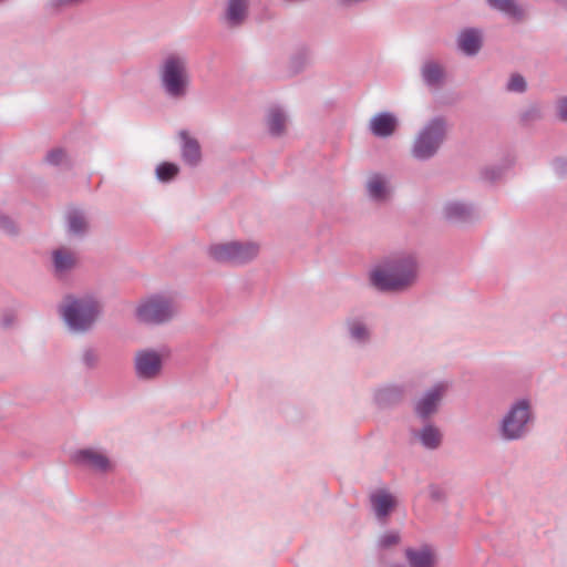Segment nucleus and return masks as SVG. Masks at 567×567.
Segmentation results:
<instances>
[{"mask_svg": "<svg viewBox=\"0 0 567 567\" xmlns=\"http://www.w3.org/2000/svg\"><path fill=\"white\" fill-rule=\"evenodd\" d=\"M175 309L168 299L152 297L143 301L137 308V317L146 323H162L173 317Z\"/></svg>", "mask_w": 567, "mask_h": 567, "instance_id": "nucleus-6", "label": "nucleus"}, {"mask_svg": "<svg viewBox=\"0 0 567 567\" xmlns=\"http://www.w3.org/2000/svg\"><path fill=\"white\" fill-rule=\"evenodd\" d=\"M406 557L411 567H433L435 564L434 553L429 547L419 550H406Z\"/></svg>", "mask_w": 567, "mask_h": 567, "instance_id": "nucleus-13", "label": "nucleus"}, {"mask_svg": "<svg viewBox=\"0 0 567 567\" xmlns=\"http://www.w3.org/2000/svg\"><path fill=\"white\" fill-rule=\"evenodd\" d=\"M416 278V265L413 258L392 262L371 274L372 284L380 290H402L411 286Z\"/></svg>", "mask_w": 567, "mask_h": 567, "instance_id": "nucleus-1", "label": "nucleus"}, {"mask_svg": "<svg viewBox=\"0 0 567 567\" xmlns=\"http://www.w3.org/2000/svg\"><path fill=\"white\" fill-rule=\"evenodd\" d=\"M373 508L379 517L386 516L394 507L395 499L386 491H378L371 496Z\"/></svg>", "mask_w": 567, "mask_h": 567, "instance_id": "nucleus-14", "label": "nucleus"}, {"mask_svg": "<svg viewBox=\"0 0 567 567\" xmlns=\"http://www.w3.org/2000/svg\"><path fill=\"white\" fill-rule=\"evenodd\" d=\"M525 87V80L520 75H513L507 84V89L513 92H523Z\"/></svg>", "mask_w": 567, "mask_h": 567, "instance_id": "nucleus-25", "label": "nucleus"}, {"mask_svg": "<svg viewBox=\"0 0 567 567\" xmlns=\"http://www.w3.org/2000/svg\"><path fill=\"white\" fill-rule=\"evenodd\" d=\"M209 256L218 262L243 264L251 260L258 254V246L251 243L238 241L214 244L208 248Z\"/></svg>", "mask_w": 567, "mask_h": 567, "instance_id": "nucleus-3", "label": "nucleus"}, {"mask_svg": "<svg viewBox=\"0 0 567 567\" xmlns=\"http://www.w3.org/2000/svg\"><path fill=\"white\" fill-rule=\"evenodd\" d=\"M421 72L423 80L429 85H440L446 78V72L444 68L435 61L425 62L422 66Z\"/></svg>", "mask_w": 567, "mask_h": 567, "instance_id": "nucleus-12", "label": "nucleus"}, {"mask_svg": "<svg viewBox=\"0 0 567 567\" xmlns=\"http://www.w3.org/2000/svg\"><path fill=\"white\" fill-rule=\"evenodd\" d=\"M489 4L509 16L520 17L522 10L514 0H488Z\"/></svg>", "mask_w": 567, "mask_h": 567, "instance_id": "nucleus-23", "label": "nucleus"}, {"mask_svg": "<svg viewBox=\"0 0 567 567\" xmlns=\"http://www.w3.org/2000/svg\"><path fill=\"white\" fill-rule=\"evenodd\" d=\"M64 159L65 153L62 150H53L47 156V161L53 165H58L62 163Z\"/></svg>", "mask_w": 567, "mask_h": 567, "instance_id": "nucleus-29", "label": "nucleus"}, {"mask_svg": "<svg viewBox=\"0 0 567 567\" xmlns=\"http://www.w3.org/2000/svg\"><path fill=\"white\" fill-rule=\"evenodd\" d=\"M443 214L446 219L452 220L461 215V206L458 203L449 204L444 207Z\"/></svg>", "mask_w": 567, "mask_h": 567, "instance_id": "nucleus-26", "label": "nucleus"}, {"mask_svg": "<svg viewBox=\"0 0 567 567\" xmlns=\"http://www.w3.org/2000/svg\"><path fill=\"white\" fill-rule=\"evenodd\" d=\"M529 420V406L527 402L517 403L503 421V435L506 439H517L524 431Z\"/></svg>", "mask_w": 567, "mask_h": 567, "instance_id": "nucleus-7", "label": "nucleus"}, {"mask_svg": "<svg viewBox=\"0 0 567 567\" xmlns=\"http://www.w3.org/2000/svg\"><path fill=\"white\" fill-rule=\"evenodd\" d=\"M162 78L164 86L171 95L182 96L185 94L188 78L184 60L169 56L165 61Z\"/></svg>", "mask_w": 567, "mask_h": 567, "instance_id": "nucleus-5", "label": "nucleus"}, {"mask_svg": "<svg viewBox=\"0 0 567 567\" xmlns=\"http://www.w3.org/2000/svg\"><path fill=\"white\" fill-rule=\"evenodd\" d=\"M445 135V125L442 120H434L425 126L416 136L412 155L419 159L433 156Z\"/></svg>", "mask_w": 567, "mask_h": 567, "instance_id": "nucleus-4", "label": "nucleus"}, {"mask_svg": "<svg viewBox=\"0 0 567 567\" xmlns=\"http://www.w3.org/2000/svg\"><path fill=\"white\" fill-rule=\"evenodd\" d=\"M53 258L54 267L58 271L68 270L75 264L74 256L70 251L63 249L54 251Z\"/></svg>", "mask_w": 567, "mask_h": 567, "instance_id": "nucleus-20", "label": "nucleus"}, {"mask_svg": "<svg viewBox=\"0 0 567 567\" xmlns=\"http://www.w3.org/2000/svg\"><path fill=\"white\" fill-rule=\"evenodd\" d=\"M441 439L442 436L440 431L432 425L425 426L420 433V440L427 449L437 447L441 443Z\"/></svg>", "mask_w": 567, "mask_h": 567, "instance_id": "nucleus-19", "label": "nucleus"}, {"mask_svg": "<svg viewBox=\"0 0 567 567\" xmlns=\"http://www.w3.org/2000/svg\"><path fill=\"white\" fill-rule=\"evenodd\" d=\"M136 372L140 378H156L162 369V358L155 351H141L135 359Z\"/></svg>", "mask_w": 567, "mask_h": 567, "instance_id": "nucleus-8", "label": "nucleus"}, {"mask_svg": "<svg viewBox=\"0 0 567 567\" xmlns=\"http://www.w3.org/2000/svg\"><path fill=\"white\" fill-rule=\"evenodd\" d=\"M181 137L184 141L183 144V157L189 164H196L200 158V148L197 141L190 138L186 132L181 133Z\"/></svg>", "mask_w": 567, "mask_h": 567, "instance_id": "nucleus-15", "label": "nucleus"}, {"mask_svg": "<svg viewBox=\"0 0 567 567\" xmlns=\"http://www.w3.org/2000/svg\"><path fill=\"white\" fill-rule=\"evenodd\" d=\"M178 173L177 165L173 163H162L156 168L157 178L162 182H168L173 179Z\"/></svg>", "mask_w": 567, "mask_h": 567, "instance_id": "nucleus-24", "label": "nucleus"}, {"mask_svg": "<svg viewBox=\"0 0 567 567\" xmlns=\"http://www.w3.org/2000/svg\"><path fill=\"white\" fill-rule=\"evenodd\" d=\"M74 458L79 464L86 465L97 472L106 473L113 470L110 458L104 453L93 449L79 451Z\"/></svg>", "mask_w": 567, "mask_h": 567, "instance_id": "nucleus-9", "label": "nucleus"}, {"mask_svg": "<svg viewBox=\"0 0 567 567\" xmlns=\"http://www.w3.org/2000/svg\"><path fill=\"white\" fill-rule=\"evenodd\" d=\"M268 126L271 134H281L286 127L285 115L279 110H271L268 115Z\"/></svg>", "mask_w": 567, "mask_h": 567, "instance_id": "nucleus-21", "label": "nucleus"}, {"mask_svg": "<svg viewBox=\"0 0 567 567\" xmlns=\"http://www.w3.org/2000/svg\"><path fill=\"white\" fill-rule=\"evenodd\" d=\"M0 224H3V226L8 225L9 224V220L6 218V217H2L0 219Z\"/></svg>", "mask_w": 567, "mask_h": 567, "instance_id": "nucleus-31", "label": "nucleus"}, {"mask_svg": "<svg viewBox=\"0 0 567 567\" xmlns=\"http://www.w3.org/2000/svg\"><path fill=\"white\" fill-rule=\"evenodd\" d=\"M400 540V536L396 533H386L380 539V545L382 547H390L392 545H396Z\"/></svg>", "mask_w": 567, "mask_h": 567, "instance_id": "nucleus-28", "label": "nucleus"}, {"mask_svg": "<svg viewBox=\"0 0 567 567\" xmlns=\"http://www.w3.org/2000/svg\"><path fill=\"white\" fill-rule=\"evenodd\" d=\"M350 331L352 337L358 340H364L368 337L365 327L360 322H353L350 327Z\"/></svg>", "mask_w": 567, "mask_h": 567, "instance_id": "nucleus-27", "label": "nucleus"}, {"mask_svg": "<svg viewBox=\"0 0 567 567\" xmlns=\"http://www.w3.org/2000/svg\"><path fill=\"white\" fill-rule=\"evenodd\" d=\"M398 125L396 117L391 113H379L370 120L371 132L379 137H386L394 133Z\"/></svg>", "mask_w": 567, "mask_h": 567, "instance_id": "nucleus-11", "label": "nucleus"}, {"mask_svg": "<svg viewBox=\"0 0 567 567\" xmlns=\"http://www.w3.org/2000/svg\"><path fill=\"white\" fill-rule=\"evenodd\" d=\"M368 190L370 196L378 200L384 199L388 195L386 183L379 175H374L369 179Z\"/></svg>", "mask_w": 567, "mask_h": 567, "instance_id": "nucleus-18", "label": "nucleus"}, {"mask_svg": "<svg viewBox=\"0 0 567 567\" xmlns=\"http://www.w3.org/2000/svg\"><path fill=\"white\" fill-rule=\"evenodd\" d=\"M99 313V305L92 298L70 300L63 308L66 323L75 331H84L91 327Z\"/></svg>", "mask_w": 567, "mask_h": 567, "instance_id": "nucleus-2", "label": "nucleus"}, {"mask_svg": "<svg viewBox=\"0 0 567 567\" xmlns=\"http://www.w3.org/2000/svg\"><path fill=\"white\" fill-rule=\"evenodd\" d=\"M444 384H437L430 390L415 405L416 414L421 417H426L436 411L437 404L441 401L444 392Z\"/></svg>", "mask_w": 567, "mask_h": 567, "instance_id": "nucleus-10", "label": "nucleus"}, {"mask_svg": "<svg viewBox=\"0 0 567 567\" xmlns=\"http://www.w3.org/2000/svg\"><path fill=\"white\" fill-rule=\"evenodd\" d=\"M557 110L559 117L567 122V97H563L557 102Z\"/></svg>", "mask_w": 567, "mask_h": 567, "instance_id": "nucleus-30", "label": "nucleus"}, {"mask_svg": "<svg viewBox=\"0 0 567 567\" xmlns=\"http://www.w3.org/2000/svg\"><path fill=\"white\" fill-rule=\"evenodd\" d=\"M247 9V0H230L227 9V20L231 24L240 23Z\"/></svg>", "mask_w": 567, "mask_h": 567, "instance_id": "nucleus-17", "label": "nucleus"}, {"mask_svg": "<svg viewBox=\"0 0 567 567\" xmlns=\"http://www.w3.org/2000/svg\"><path fill=\"white\" fill-rule=\"evenodd\" d=\"M482 47V35L477 30L463 31V53L474 55Z\"/></svg>", "mask_w": 567, "mask_h": 567, "instance_id": "nucleus-16", "label": "nucleus"}, {"mask_svg": "<svg viewBox=\"0 0 567 567\" xmlns=\"http://www.w3.org/2000/svg\"><path fill=\"white\" fill-rule=\"evenodd\" d=\"M69 230L73 234H81L86 229V220L79 210H72L68 216Z\"/></svg>", "mask_w": 567, "mask_h": 567, "instance_id": "nucleus-22", "label": "nucleus"}]
</instances>
